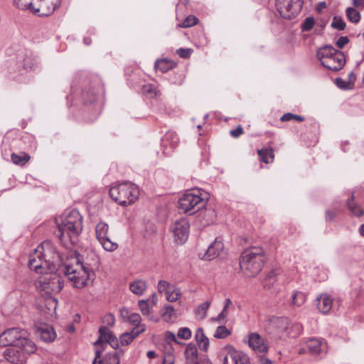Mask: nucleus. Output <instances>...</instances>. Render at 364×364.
<instances>
[{
  "label": "nucleus",
  "instance_id": "25",
  "mask_svg": "<svg viewBox=\"0 0 364 364\" xmlns=\"http://www.w3.org/2000/svg\"><path fill=\"white\" fill-rule=\"evenodd\" d=\"M338 50L331 46H323L317 51V58L322 64L325 59L331 58Z\"/></svg>",
  "mask_w": 364,
  "mask_h": 364
},
{
  "label": "nucleus",
  "instance_id": "23",
  "mask_svg": "<svg viewBox=\"0 0 364 364\" xmlns=\"http://www.w3.org/2000/svg\"><path fill=\"white\" fill-rule=\"evenodd\" d=\"M184 355L186 363H198V349L194 343H188L184 350Z\"/></svg>",
  "mask_w": 364,
  "mask_h": 364
},
{
  "label": "nucleus",
  "instance_id": "17",
  "mask_svg": "<svg viewBox=\"0 0 364 364\" xmlns=\"http://www.w3.org/2000/svg\"><path fill=\"white\" fill-rule=\"evenodd\" d=\"M36 334L45 342H52L56 338L53 328L48 324H42L36 329Z\"/></svg>",
  "mask_w": 364,
  "mask_h": 364
},
{
  "label": "nucleus",
  "instance_id": "12",
  "mask_svg": "<svg viewBox=\"0 0 364 364\" xmlns=\"http://www.w3.org/2000/svg\"><path fill=\"white\" fill-rule=\"evenodd\" d=\"M225 255V252L222 240L219 237H217L214 242L209 245L208 250L203 257V259L206 260H211L218 257H223Z\"/></svg>",
  "mask_w": 364,
  "mask_h": 364
},
{
  "label": "nucleus",
  "instance_id": "1",
  "mask_svg": "<svg viewBox=\"0 0 364 364\" xmlns=\"http://www.w3.org/2000/svg\"><path fill=\"white\" fill-rule=\"evenodd\" d=\"M54 247L50 242H43L29 256L28 267L41 276L36 282L37 289L45 291L48 296L45 299V306L48 311H55L58 300L50 296L59 292L63 287L60 277L54 271V262L58 257Z\"/></svg>",
  "mask_w": 364,
  "mask_h": 364
},
{
  "label": "nucleus",
  "instance_id": "14",
  "mask_svg": "<svg viewBox=\"0 0 364 364\" xmlns=\"http://www.w3.org/2000/svg\"><path fill=\"white\" fill-rule=\"evenodd\" d=\"M248 344L254 350L259 353H266L269 348L267 341L257 333L248 336Z\"/></svg>",
  "mask_w": 364,
  "mask_h": 364
},
{
  "label": "nucleus",
  "instance_id": "4",
  "mask_svg": "<svg viewBox=\"0 0 364 364\" xmlns=\"http://www.w3.org/2000/svg\"><path fill=\"white\" fill-rule=\"evenodd\" d=\"M265 260L262 247H252L242 252L240 261V268L246 277H253L262 270Z\"/></svg>",
  "mask_w": 364,
  "mask_h": 364
},
{
  "label": "nucleus",
  "instance_id": "40",
  "mask_svg": "<svg viewBox=\"0 0 364 364\" xmlns=\"http://www.w3.org/2000/svg\"><path fill=\"white\" fill-rule=\"evenodd\" d=\"M230 334V331L224 326L217 328L214 336L217 338H225Z\"/></svg>",
  "mask_w": 364,
  "mask_h": 364
},
{
  "label": "nucleus",
  "instance_id": "53",
  "mask_svg": "<svg viewBox=\"0 0 364 364\" xmlns=\"http://www.w3.org/2000/svg\"><path fill=\"white\" fill-rule=\"evenodd\" d=\"M352 2L355 9H364V0H353Z\"/></svg>",
  "mask_w": 364,
  "mask_h": 364
},
{
  "label": "nucleus",
  "instance_id": "56",
  "mask_svg": "<svg viewBox=\"0 0 364 364\" xmlns=\"http://www.w3.org/2000/svg\"><path fill=\"white\" fill-rule=\"evenodd\" d=\"M336 213L334 212V211H332V210H326V220H332L335 216H336Z\"/></svg>",
  "mask_w": 364,
  "mask_h": 364
},
{
  "label": "nucleus",
  "instance_id": "59",
  "mask_svg": "<svg viewBox=\"0 0 364 364\" xmlns=\"http://www.w3.org/2000/svg\"><path fill=\"white\" fill-rule=\"evenodd\" d=\"M151 304H152L154 306L156 305V304H157V302H158V297H157V296H156V294H153L151 295Z\"/></svg>",
  "mask_w": 364,
  "mask_h": 364
},
{
  "label": "nucleus",
  "instance_id": "61",
  "mask_svg": "<svg viewBox=\"0 0 364 364\" xmlns=\"http://www.w3.org/2000/svg\"><path fill=\"white\" fill-rule=\"evenodd\" d=\"M147 357H148L149 358H155V357H156V353H155V352H154V351H153V350H149V351H148V352H147Z\"/></svg>",
  "mask_w": 364,
  "mask_h": 364
},
{
  "label": "nucleus",
  "instance_id": "51",
  "mask_svg": "<svg viewBox=\"0 0 364 364\" xmlns=\"http://www.w3.org/2000/svg\"><path fill=\"white\" fill-rule=\"evenodd\" d=\"M230 134L232 137L237 138L243 134V129L239 125L235 129L230 130Z\"/></svg>",
  "mask_w": 364,
  "mask_h": 364
},
{
  "label": "nucleus",
  "instance_id": "9",
  "mask_svg": "<svg viewBox=\"0 0 364 364\" xmlns=\"http://www.w3.org/2000/svg\"><path fill=\"white\" fill-rule=\"evenodd\" d=\"M108 230L109 226L107 223L104 222L97 223L95 227L96 238L105 250L112 252L118 247V245L108 237Z\"/></svg>",
  "mask_w": 364,
  "mask_h": 364
},
{
  "label": "nucleus",
  "instance_id": "7",
  "mask_svg": "<svg viewBox=\"0 0 364 364\" xmlns=\"http://www.w3.org/2000/svg\"><path fill=\"white\" fill-rule=\"evenodd\" d=\"M206 201L199 190L186 193L178 200V208L184 213L193 214L205 206Z\"/></svg>",
  "mask_w": 364,
  "mask_h": 364
},
{
  "label": "nucleus",
  "instance_id": "41",
  "mask_svg": "<svg viewBox=\"0 0 364 364\" xmlns=\"http://www.w3.org/2000/svg\"><path fill=\"white\" fill-rule=\"evenodd\" d=\"M158 291L161 294H166L169 290L171 289L173 285L164 280H160L158 283Z\"/></svg>",
  "mask_w": 364,
  "mask_h": 364
},
{
  "label": "nucleus",
  "instance_id": "48",
  "mask_svg": "<svg viewBox=\"0 0 364 364\" xmlns=\"http://www.w3.org/2000/svg\"><path fill=\"white\" fill-rule=\"evenodd\" d=\"M314 18L313 17H308L304 20L302 24V29L303 31H310L314 27Z\"/></svg>",
  "mask_w": 364,
  "mask_h": 364
},
{
  "label": "nucleus",
  "instance_id": "60",
  "mask_svg": "<svg viewBox=\"0 0 364 364\" xmlns=\"http://www.w3.org/2000/svg\"><path fill=\"white\" fill-rule=\"evenodd\" d=\"M120 313H121L122 317L124 318H126V317L129 318V316H128L129 311L126 309H121Z\"/></svg>",
  "mask_w": 364,
  "mask_h": 364
},
{
  "label": "nucleus",
  "instance_id": "42",
  "mask_svg": "<svg viewBox=\"0 0 364 364\" xmlns=\"http://www.w3.org/2000/svg\"><path fill=\"white\" fill-rule=\"evenodd\" d=\"M282 122H288L290 120H295L297 122H303L304 120V117L300 115L294 114L291 113H286L283 114L280 119Z\"/></svg>",
  "mask_w": 364,
  "mask_h": 364
},
{
  "label": "nucleus",
  "instance_id": "44",
  "mask_svg": "<svg viewBox=\"0 0 364 364\" xmlns=\"http://www.w3.org/2000/svg\"><path fill=\"white\" fill-rule=\"evenodd\" d=\"M331 26L337 30L342 31L346 28V23L341 17L335 16L331 23Z\"/></svg>",
  "mask_w": 364,
  "mask_h": 364
},
{
  "label": "nucleus",
  "instance_id": "8",
  "mask_svg": "<svg viewBox=\"0 0 364 364\" xmlns=\"http://www.w3.org/2000/svg\"><path fill=\"white\" fill-rule=\"evenodd\" d=\"M302 0H277L276 7L284 18L291 19L296 17L301 10Z\"/></svg>",
  "mask_w": 364,
  "mask_h": 364
},
{
  "label": "nucleus",
  "instance_id": "21",
  "mask_svg": "<svg viewBox=\"0 0 364 364\" xmlns=\"http://www.w3.org/2000/svg\"><path fill=\"white\" fill-rule=\"evenodd\" d=\"M102 353V350H97L95 351V358L92 362V364H119V358L117 355V353L115 352L113 354L108 353L106 355L103 361L97 360L98 358H100L101 354Z\"/></svg>",
  "mask_w": 364,
  "mask_h": 364
},
{
  "label": "nucleus",
  "instance_id": "36",
  "mask_svg": "<svg viewBox=\"0 0 364 364\" xmlns=\"http://www.w3.org/2000/svg\"><path fill=\"white\" fill-rule=\"evenodd\" d=\"M346 16L348 19L353 23H357L360 20V12L353 7H349L346 9Z\"/></svg>",
  "mask_w": 364,
  "mask_h": 364
},
{
  "label": "nucleus",
  "instance_id": "28",
  "mask_svg": "<svg viewBox=\"0 0 364 364\" xmlns=\"http://www.w3.org/2000/svg\"><path fill=\"white\" fill-rule=\"evenodd\" d=\"M348 210L356 217H360L364 214L363 210L359 205L354 202V196L352 194L351 197L347 201Z\"/></svg>",
  "mask_w": 364,
  "mask_h": 364
},
{
  "label": "nucleus",
  "instance_id": "54",
  "mask_svg": "<svg viewBox=\"0 0 364 364\" xmlns=\"http://www.w3.org/2000/svg\"><path fill=\"white\" fill-rule=\"evenodd\" d=\"M177 53L182 58H188L190 56V50L180 48L177 50Z\"/></svg>",
  "mask_w": 364,
  "mask_h": 364
},
{
  "label": "nucleus",
  "instance_id": "29",
  "mask_svg": "<svg viewBox=\"0 0 364 364\" xmlns=\"http://www.w3.org/2000/svg\"><path fill=\"white\" fill-rule=\"evenodd\" d=\"M30 159H31L30 156L28 154L24 153V152H21L19 154L13 153L11 155V161L14 164H15L16 165H20V166L24 165L26 163L29 161Z\"/></svg>",
  "mask_w": 364,
  "mask_h": 364
},
{
  "label": "nucleus",
  "instance_id": "26",
  "mask_svg": "<svg viewBox=\"0 0 364 364\" xmlns=\"http://www.w3.org/2000/svg\"><path fill=\"white\" fill-rule=\"evenodd\" d=\"M146 282L142 279L135 280L129 284L130 291L137 296H141L146 291Z\"/></svg>",
  "mask_w": 364,
  "mask_h": 364
},
{
  "label": "nucleus",
  "instance_id": "58",
  "mask_svg": "<svg viewBox=\"0 0 364 364\" xmlns=\"http://www.w3.org/2000/svg\"><path fill=\"white\" fill-rule=\"evenodd\" d=\"M337 85L341 88H343V89L347 88L346 82H344L343 80H342L341 79L337 80Z\"/></svg>",
  "mask_w": 364,
  "mask_h": 364
},
{
  "label": "nucleus",
  "instance_id": "3",
  "mask_svg": "<svg viewBox=\"0 0 364 364\" xmlns=\"http://www.w3.org/2000/svg\"><path fill=\"white\" fill-rule=\"evenodd\" d=\"M65 274L73 286L77 289L90 285L95 276L92 262L88 258L79 256L71 257L65 264Z\"/></svg>",
  "mask_w": 364,
  "mask_h": 364
},
{
  "label": "nucleus",
  "instance_id": "63",
  "mask_svg": "<svg viewBox=\"0 0 364 364\" xmlns=\"http://www.w3.org/2000/svg\"><path fill=\"white\" fill-rule=\"evenodd\" d=\"M262 364H272V360L268 358H264L261 360Z\"/></svg>",
  "mask_w": 364,
  "mask_h": 364
},
{
  "label": "nucleus",
  "instance_id": "57",
  "mask_svg": "<svg viewBox=\"0 0 364 364\" xmlns=\"http://www.w3.org/2000/svg\"><path fill=\"white\" fill-rule=\"evenodd\" d=\"M227 309H228L223 308L221 313L218 316V318H215V321H220L225 318L227 316Z\"/></svg>",
  "mask_w": 364,
  "mask_h": 364
},
{
  "label": "nucleus",
  "instance_id": "16",
  "mask_svg": "<svg viewBox=\"0 0 364 364\" xmlns=\"http://www.w3.org/2000/svg\"><path fill=\"white\" fill-rule=\"evenodd\" d=\"M100 333V338L95 343V346L102 343V340L109 343L113 348L116 349L119 346L118 340L112 333L109 331L106 327L102 326L99 329Z\"/></svg>",
  "mask_w": 364,
  "mask_h": 364
},
{
  "label": "nucleus",
  "instance_id": "31",
  "mask_svg": "<svg viewBox=\"0 0 364 364\" xmlns=\"http://www.w3.org/2000/svg\"><path fill=\"white\" fill-rule=\"evenodd\" d=\"M210 303L209 301H205L198 306L195 309L196 317L199 320L204 319L207 316V311L210 306Z\"/></svg>",
  "mask_w": 364,
  "mask_h": 364
},
{
  "label": "nucleus",
  "instance_id": "33",
  "mask_svg": "<svg viewBox=\"0 0 364 364\" xmlns=\"http://www.w3.org/2000/svg\"><path fill=\"white\" fill-rule=\"evenodd\" d=\"M258 155L260 157L262 161L268 164L272 161L274 159L273 150L270 149H260L257 151Z\"/></svg>",
  "mask_w": 364,
  "mask_h": 364
},
{
  "label": "nucleus",
  "instance_id": "47",
  "mask_svg": "<svg viewBox=\"0 0 364 364\" xmlns=\"http://www.w3.org/2000/svg\"><path fill=\"white\" fill-rule=\"evenodd\" d=\"M141 316L139 314H132L129 316V321L134 326H135V327H137L139 326H144V324H141L140 322H141Z\"/></svg>",
  "mask_w": 364,
  "mask_h": 364
},
{
  "label": "nucleus",
  "instance_id": "43",
  "mask_svg": "<svg viewBox=\"0 0 364 364\" xmlns=\"http://www.w3.org/2000/svg\"><path fill=\"white\" fill-rule=\"evenodd\" d=\"M139 308L144 316L150 315V307L148 300H140L138 302Z\"/></svg>",
  "mask_w": 364,
  "mask_h": 364
},
{
  "label": "nucleus",
  "instance_id": "50",
  "mask_svg": "<svg viewBox=\"0 0 364 364\" xmlns=\"http://www.w3.org/2000/svg\"><path fill=\"white\" fill-rule=\"evenodd\" d=\"M348 42L349 39L347 36H341L337 40L336 44L338 48H343Z\"/></svg>",
  "mask_w": 364,
  "mask_h": 364
},
{
  "label": "nucleus",
  "instance_id": "22",
  "mask_svg": "<svg viewBox=\"0 0 364 364\" xmlns=\"http://www.w3.org/2000/svg\"><path fill=\"white\" fill-rule=\"evenodd\" d=\"M195 339L199 348L205 352H207L209 348V339L205 336L203 328H198L195 333Z\"/></svg>",
  "mask_w": 364,
  "mask_h": 364
},
{
  "label": "nucleus",
  "instance_id": "38",
  "mask_svg": "<svg viewBox=\"0 0 364 364\" xmlns=\"http://www.w3.org/2000/svg\"><path fill=\"white\" fill-rule=\"evenodd\" d=\"M179 139L175 132H168L164 137V142H169L171 147H176L178 143Z\"/></svg>",
  "mask_w": 364,
  "mask_h": 364
},
{
  "label": "nucleus",
  "instance_id": "64",
  "mask_svg": "<svg viewBox=\"0 0 364 364\" xmlns=\"http://www.w3.org/2000/svg\"><path fill=\"white\" fill-rule=\"evenodd\" d=\"M359 232H360V234L364 237V224L362 225L360 228V230H359Z\"/></svg>",
  "mask_w": 364,
  "mask_h": 364
},
{
  "label": "nucleus",
  "instance_id": "37",
  "mask_svg": "<svg viewBox=\"0 0 364 364\" xmlns=\"http://www.w3.org/2000/svg\"><path fill=\"white\" fill-rule=\"evenodd\" d=\"M166 299L170 302H174L177 301L181 296V292L179 289L173 286L171 290H169L166 294Z\"/></svg>",
  "mask_w": 364,
  "mask_h": 364
},
{
  "label": "nucleus",
  "instance_id": "6",
  "mask_svg": "<svg viewBox=\"0 0 364 364\" xmlns=\"http://www.w3.org/2000/svg\"><path fill=\"white\" fill-rule=\"evenodd\" d=\"M109 196L122 206L133 204L139 198V190L136 185L129 181L119 183L109 189Z\"/></svg>",
  "mask_w": 364,
  "mask_h": 364
},
{
  "label": "nucleus",
  "instance_id": "2",
  "mask_svg": "<svg viewBox=\"0 0 364 364\" xmlns=\"http://www.w3.org/2000/svg\"><path fill=\"white\" fill-rule=\"evenodd\" d=\"M58 235L66 247L75 245L79 241V237L83 228V218L76 209L66 210L56 219Z\"/></svg>",
  "mask_w": 364,
  "mask_h": 364
},
{
  "label": "nucleus",
  "instance_id": "15",
  "mask_svg": "<svg viewBox=\"0 0 364 364\" xmlns=\"http://www.w3.org/2000/svg\"><path fill=\"white\" fill-rule=\"evenodd\" d=\"M3 356L6 361L11 364L24 363L26 360L24 354L14 347L7 348L3 352Z\"/></svg>",
  "mask_w": 364,
  "mask_h": 364
},
{
  "label": "nucleus",
  "instance_id": "27",
  "mask_svg": "<svg viewBox=\"0 0 364 364\" xmlns=\"http://www.w3.org/2000/svg\"><path fill=\"white\" fill-rule=\"evenodd\" d=\"M175 66L176 63L173 61L166 58L158 60L155 63V68L161 73L168 72L175 68Z\"/></svg>",
  "mask_w": 364,
  "mask_h": 364
},
{
  "label": "nucleus",
  "instance_id": "5",
  "mask_svg": "<svg viewBox=\"0 0 364 364\" xmlns=\"http://www.w3.org/2000/svg\"><path fill=\"white\" fill-rule=\"evenodd\" d=\"M0 346L18 347L28 354L33 353L36 350V346L28 338V332L18 328H11L1 333Z\"/></svg>",
  "mask_w": 364,
  "mask_h": 364
},
{
  "label": "nucleus",
  "instance_id": "35",
  "mask_svg": "<svg viewBox=\"0 0 364 364\" xmlns=\"http://www.w3.org/2000/svg\"><path fill=\"white\" fill-rule=\"evenodd\" d=\"M168 347L169 349L167 351H164V358L161 364H175L176 363L173 348L169 344Z\"/></svg>",
  "mask_w": 364,
  "mask_h": 364
},
{
  "label": "nucleus",
  "instance_id": "18",
  "mask_svg": "<svg viewBox=\"0 0 364 364\" xmlns=\"http://www.w3.org/2000/svg\"><path fill=\"white\" fill-rule=\"evenodd\" d=\"M225 350L232 358L235 364H249L247 355L242 351L235 350L232 346H226Z\"/></svg>",
  "mask_w": 364,
  "mask_h": 364
},
{
  "label": "nucleus",
  "instance_id": "39",
  "mask_svg": "<svg viewBox=\"0 0 364 364\" xmlns=\"http://www.w3.org/2000/svg\"><path fill=\"white\" fill-rule=\"evenodd\" d=\"M165 340H166V343L164 345V351H167L168 349H169V347H168V344L172 346L171 345V342H175L176 343H180L177 339H176V335L171 332V331H166L165 333Z\"/></svg>",
  "mask_w": 364,
  "mask_h": 364
},
{
  "label": "nucleus",
  "instance_id": "52",
  "mask_svg": "<svg viewBox=\"0 0 364 364\" xmlns=\"http://www.w3.org/2000/svg\"><path fill=\"white\" fill-rule=\"evenodd\" d=\"M144 91L146 93L153 94L154 95H156V89L154 85H147L144 87Z\"/></svg>",
  "mask_w": 364,
  "mask_h": 364
},
{
  "label": "nucleus",
  "instance_id": "30",
  "mask_svg": "<svg viewBox=\"0 0 364 364\" xmlns=\"http://www.w3.org/2000/svg\"><path fill=\"white\" fill-rule=\"evenodd\" d=\"M291 305L293 306L299 307L302 306L306 301V295L300 291H296L291 296Z\"/></svg>",
  "mask_w": 364,
  "mask_h": 364
},
{
  "label": "nucleus",
  "instance_id": "34",
  "mask_svg": "<svg viewBox=\"0 0 364 364\" xmlns=\"http://www.w3.org/2000/svg\"><path fill=\"white\" fill-rule=\"evenodd\" d=\"M16 6L22 10L28 9L33 13V7H35V0H14Z\"/></svg>",
  "mask_w": 364,
  "mask_h": 364
},
{
  "label": "nucleus",
  "instance_id": "62",
  "mask_svg": "<svg viewBox=\"0 0 364 364\" xmlns=\"http://www.w3.org/2000/svg\"><path fill=\"white\" fill-rule=\"evenodd\" d=\"M230 305H232L231 300L230 299H226L224 308L228 309Z\"/></svg>",
  "mask_w": 364,
  "mask_h": 364
},
{
  "label": "nucleus",
  "instance_id": "55",
  "mask_svg": "<svg viewBox=\"0 0 364 364\" xmlns=\"http://www.w3.org/2000/svg\"><path fill=\"white\" fill-rule=\"evenodd\" d=\"M281 272V270L279 269H272L267 275V279H272L274 277H276L278 276Z\"/></svg>",
  "mask_w": 364,
  "mask_h": 364
},
{
  "label": "nucleus",
  "instance_id": "45",
  "mask_svg": "<svg viewBox=\"0 0 364 364\" xmlns=\"http://www.w3.org/2000/svg\"><path fill=\"white\" fill-rule=\"evenodd\" d=\"M191 331L187 327H183L178 329V337L184 340H188L191 338Z\"/></svg>",
  "mask_w": 364,
  "mask_h": 364
},
{
  "label": "nucleus",
  "instance_id": "10",
  "mask_svg": "<svg viewBox=\"0 0 364 364\" xmlns=\"http://www.w3.org/2000/svg\"><path fill=\"white\" fill-rule=\"evenodd\" d=\"M61 4V0H35L33 14L38 16H48L52 14Z\"/></svg>",
  "mask_w": 364,
  "mask_h": 364
},
{
  "label": "nucleus",
  "instance_id": "49",
  "mask_svg": "<svg viewBox=\"0 0 364 364\" xmlns=\"http://www.w3.org/2000/svg\"><path fill=\"white\" fill-rule=\"evenodd\" d=\"M103 323L105 325L109 326H114V324L115 323V318H114V315H112L111 314H108L105 315L103 318Z\"/></svg>",
  "mask_w": 364,
  "mask_h": 364
},
{
  "label": "nucleus",
  "instance_id": "11",
  "mask_svg": "<svg viewBox=\"0 0 364 364\" xmlns=\"http://www.w3.org/2000/svg\"><path fill=\"white\" fill-rule=\"evenodd\" d=\"M189 223L186 219L176 220L171 227L173 240L178 245L183 244L189 235Z\"/></svg>",
  "mask_w": 364,
  "mask_h": 364
},
{
  "label": "nucleus",
  "instance_id": "24",
  "mask_svg": "<svg viewBox=\"0 0 364 364\" xmlns=\"http://www.w3.org/2000/svg\"><path fill=\"white\" fill-rule=\"evenodd\" d=\"M306 344L309 349V352L313 355L319 354L324 347V344L321 339L314 338H309L306 341Z\"/></svg>",
  "mask_w": 364,
  "mask_h": 364
},
{
  "label": "nucleus",
  "instance_id": "13",
  "mask_svg": "<svg viewBox=\"0 0 364 364\" xmlns=\"http://www.w3.org/2000/svg\"><path fill=\"white\" fill-rule=\"evenodd\" d=\"M345 63V55L343 52L338 50L331 58L325 59L321 65L330 70L338 71L343 68Z\"/></svg>",
  "mask_w": 364,
  "mask_h": 364
},
{
  "label": "nucleus",
  "instance_id": "19",
  "mask_svg": "<svg viewBox=\"0 0 364 364\" xmlns=\"http://www.w3.org/2000/svg\"><path fill=\"white\" fill-rule=\"evenodd\" d=\"M333 304V298L327 294H321L317 298V308L323 314L328 313L332 309Z\"/></svg>",
  "mask_w": 364,
  "mask_h": 364
},
{
  "label": "nucleus",
  "instance_id": "46",
  "mask_svg": "<svg viewBox=\"0 0 364 364\" xmlns=\"http://www.w3.org/2000/svg\"><path fill=\"white\" fill-rule=\"evenodd\" d=\"M198 19L194 16H188L179 26L183 28H188L197 24Z\"/></svg>",
  "mask_w": 364,
  "mask_h": 364
},
{
  "label": "nucleus",
  "instance_id": "32",
  "mask_svg": "<svg viewBox=\"0 0 364 364\" xmlns=\"http://www.w3.org/2000/svg\"><path fill=\"white\" fill-rule=\"evenodd\" d=\"M161 318L166 322H171L176 318L175 309L172 306H166L161 313Z\"/></svg>",
  "mask_w": 364,
  "mask_h": 364
},
{
  "label": "nucleus",
  "instance_id": "20",
  "mask_svg": "<svg viewBox=\"0 0 364 364\" xmlns=\"http://www.w3.org/2000/svg\"><path fill=\"white\" fill-rule=\"evenodd\" d=\"M145 331V326L134 327L129 333H124L120 336V342L123 346L129 345L136 336Z\"/></svg>",
  "mask_w": 364,
  "mask_h": 364
}]
</instances>
